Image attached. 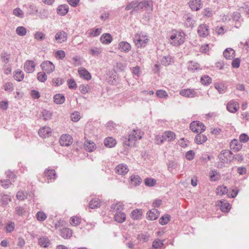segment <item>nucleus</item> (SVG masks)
Masks as SVG:
<instances>
[{"instance_id":"nucleus-1","label":"nucleus","mask_w":249,"mask_h":249,"mask_svg":"<svg viewBox=\"0 0 249 249\" xmlns=\"http://www.w3.org/2000/svg\"><path fill=\"white\" fill-rule=\"evenodd\" d=\"M186 35L180 30L174 29L169 34L168 42L173 46L178 47L182 45L185 41Z\"/></svg>"},{"instance_id":"nucleus-2","label":"nucleus","mask_w":249,"mask_h":249,"mask_svg":"<svg viewBox=\"0 0 249 249\" xmlns=\"http://www.w3.org/2000/svg\"><path fill=\"white\" fill-rule=\"evenodd\" d=\"M149 41L148 36L144 33H137L134 36L133 42L136 46L139 48L146 47Z\"/></svg>"},{"instance_id":"nucleus-3","label":"nucleus","mask_w":249,"mask_h":249,"mask_svg":"<svg viewBox=\"0 0 249 249\" xmlns=\"http://www.w3.org/2000/svg\"><path fill=\"white\" fill-rule=\"evenodd\" d=\"M143 133L139 130H133L129 134L128 138L124 142L125 145L134 146L136 142L142 138Z\"/></svg>"},{"instance_id":"nucleus-4","label":"nucleus","mask_w":249,"mask_h":249,"mask_svg":"<svg viewBox=\"0 0 249 249\" xmlns=\"http://www.w3.org/2000/svg\"><path fill=\"white\" fill-rule=\"evenodd\" d=\"M190 128L194 132L202 133L205 130L206 126L202 122L195 121L190 124Z\"/></svg>"},{"instance_id":"nucleus-5","label":"nucleus","mask_w":249,"mask_h":249,"mask_svg":"<svg viewBox=\"0 0 249 249\" xmlns=\"http://www.w3.org/2000/svg\"><path fill=\"white\" fill-rule=\"evenodd\" d=\"M144 8L145 10H150L152 11L153 10V2L151 0H144L141 1L134 8V10H140Z\"/></svg>"},{"instance_id":"nucleus-6","label":"nucleus","mask_w":249,"mask_h":249,"mask_svg":"<svg viewBox=\"0 0 249 249\" xmlns=\"http://www.w3.org/2000/svg\"><path fill=\"white\" fill-rule=\"evenodd\" d=\"M40 67L42 71L50 74L55 70L54 65L50 61H44L40 64Z\"/></svg>"},{"instance_id":"nucleus-7","label":"nucleus","mask_w":249,"mask_h":249,"mask_svg":"<svg viewBox=\"0 0 249 249\" xmlns=\"http://www.w3.org/2000/svg\"><path fill=\"white\" fill-rule=\"evenodd\" d=\"M73 142L72 137L67 134L62 135L59 139V143L63 146H69Z\"/></svg>"},{"instance_id":"nucleus-8","label":"nucleus","mask_w":249,"mask_h":249,"mask_svg":"<svg viewBox=\"0 0 249 249\" xmlns=\"http://www.w3.org/2000/svg\"><path fill=\"white\" fill-rule=\"evenodd\" d=\"M188 5L193 11H199L203 6V2L201 0H189Z\"/></svg>"},{"instance_id":"nucleus-9","label":"nucleus","mask_w":249,"mask_h":249,"mask_svg":"<svg viewBox=\"0 0 249 249\" xmlns=\"http://www.w3.org/2000/svg\"><path fill=\"white\" fill-rule=\"evenodd\" d=\"M219 158L223 163H227L232 159V153L229 150H225L221 152Z\"/></svg>"},{"instance_id":"nucleus-10","label":"nucleus","mask_w":249,"mask_h":249,"mask_svg":"<svg viewBox=\"0 0 249 249\" xmlns=\"http://www.w3.org/2000/svg\"><path fill=\"white\" fill-rule=\"evenodd\" d=\"M215 205L219 207L221 211L224 213H228L231 208L230 204L225 200L217 201Z\"/></svg>"},{"instance_id":"nucleus-11","label":"nucleus","mask_w":249,"mask_h":249,"mask_svg":"<svg viewBox=\"0 0 249 249\" xmlns=\"http://www.w3.org/2000/svg\"><path fill=\"white\" fill-rule=\"evenodd\" d=\"M197 33L199 36L206 37L210 34L209 26L204 23L200 24L198 27Z\"/></svg>"},{"instance_id":"nucleus-12","label":"nucleus","mask_w":249,"mask_h":249,"mask_svg":"<svg viewBox=\"0 0 249 249\" xmlns=\"http://www.w3.org/2000/svg\"><path fill=\"white\" fill-rule=\"evenodd\" d=\"M128 182L131 186L135 187L139 185L142 183V179L139 175L132 174L129 176Z\"/></svg>"},{"instance_id":"nucleus-13","label":"nucleus","mask_w":249,"mask_h":249,"mask_svg":"<svg viewBox=\"0 0 249 249\" xmlns=\"http://www.w3.org/2000/svg\"><path fill=\"white\" fill-rule=\"evenodd\" d=\"M54 39L58 43L65 42L68 39V34L63 31H59L55 34Z\"/></svg>"},{"instance_id":"nucleus-14","label":"nucleus","mask_w":249,"mask_h":249,"mask_svg":"<svg viewBox=\"0 0 249 249\" xmlns=\"http://www.w3.org/2000/svg\"><path fill=\"white\" fill-rule=\"evenodd\" d=\"M115 171L118 175L124 176L128 172L129 169L126 164L121 163L116 166Z\"/></svg>"},{"instance_id":"nucleus-15","label":"nucleus","mask_w":249,"mask_h":249,"mask_svg":"<svg viewBox=\"0 0 249 249\" xmlns=\"http://www.w3.org/2000/svg\"><path fill=\"white\" fill-rule=\"evenodd\" d=\"M36 64L34 61L27 60L24 64V70L26 73H32L35 70Z\"/></svg>"},{"instance_id":"nucleus-16","label":"nucleus","mask_w":249,"mask_h":249,"mask_svg":"<svg viewBox=\"0 0 249 249\" xmlns=\"http://www.w3.org/2000/svg\"><path fill=\"white\" fill-rule=\"evenodd\" d=\"M227 109L231 113H235L239 109V105L236 101H230L227 105Z\"/></svg>"},{"instance_id":"nucleus-17","label":"nucleus","mask_w":249,"mask_h":249,"mask_svg":"<svg viewBox=\"0 0 249 249\" xmlns=\"http://www.w3.org/2000/svg\"><path fill=\"white\" fill-rule=\"evenodd\" d=\"M52 130L48 126H44L40 128L38 131L39 135L43 138H46L50 137L52 135Z\"/></svg>"},{"instance_id":"nucleus-18","label":"nucleus","mask_w":249,"mask_h":249,"mask_svg":"<svg viewBox=\"0 0 249 249\" xmlns=\"http://www.w3.org/2000/svg\"><path fill=\"white\" fill-rule=\"evenodd\" d=\"M160 215L159 212L155 209L149 210L146 213V218L149 220L157 219Z\"/></svg>"},{"instance_id":"nucleus-19","label":"nucleus","mask_w":249,"mask_h":249,"mask_svg":"<svg viewBox=\"0 0 249 249\" xmlns=\"http://www.w3.org/2000/svg\"><path fill=\"white\" fill-rule=\"evenodd\" d=\"M179 93L181 95L188 98L194 97L196 95V91L190 89H183L180 91Z\"/></svg>"},{"instance_id":"nucleus-20","label":"nucleus","mask_w":249,"mask_h":249,"mask_svg":"<svg viewBox=\"0 0 249 249\" xmlns=\"http://www.w3.org/2000/svg\"><path fill=\"white\" fill-rule=\"evenodd\" d=\"M230 148L234 152L240 151L242 147V144L236 139L232 140L230 143Z\"/></svg>"},{"instance_id":"nucleus-21","label":"nucleus","mask_w":249,"mask_h":249,"mask_svg":"<svg viewBox=\"0 0 249 249\" xmlns=\"http://www.w3.org/2000/svg\"><path fill=\"white\" fill-rule=\"evenodd\" d=\"M163 134L165 141L173 142L176 138V134L172 131H165Z\"/></svg>"},{"instance_id":"nucleus-22","label":"nucleus","mask_w":249,"mask_h":249,"mask_svg":"<svg viewBox=\"0 0 249 249\" xmlns=\"http://www.w3.org/2000/svg\"><path fill=\"white\" fill-rule=\"evenodd\" d=\"M13 77L16 81L20 82L24 79V74L21 70L17 69L13 72Z\"/></svg>"},{"instance_id":"nucleus-23","label":"nucleus","mask_w":249,"mask_h":249,"mask_svg":"<svg viewBox=\"0 0 249 249\" xmlns=\"http://www.w3.org/2000/svg\"><path fill=\"white\" fill-rule=\"evenodd\" d=\"M84 146L85 149L89 152L93 151L96 148V144L94 142L89 140H87L85 142Z\"/></svg>"},{"instance_id":"nucleus-24","label":"nucleus","mask_w":249,"mask_h":249,"mask_svg":"<svg viewBox=\"0 0 249 249\" xmlns=\"http://www.w3.org/2000/svg\"><path fill=\"white\" fill-rule=\"evenodd\" d=\"M118 48L122 52H128L131 50V47L128 42L122 41L119 43Z\"/></svg>"},{"instance_id":"nucleus-25","label":"nucleus","mask_w":249,"mask_h":249,"mask_svg":"<svg viewBox=\"0 0 249 249\" xmlns=\"http://www.w3.org/2000/svg\"><path fill=\"white\" fill-rule=\"evenodd\" d=\"M223 55L227 59H232L235 56V51L231 48H227L224 51Z\"/></svg>"},{"instance_id":"nucleus-26","label":"nucleus","mask_w":249,"mask_h":249,"mask_svg":"<svg viewBox=\"0 0 249 249\" xmlns=\"http://www.w3.org/2000/svg\"><path fill=\"white\" fill-rule=\"evenodd\" d=\"M201 134H197L195 138V142L197 144H202L208 140L207 137L205 135Z\"/></svg>"},{"instance_id":"nucleus-27","label":"nucleus","mask_w":249,"mask_h":249,"mask_svg":"<svg viewBox=\"0 0 249 249\" xmlns=\"http://www.w3.org/2000/svg\"><path fill=\"white\" fill-rule=\"evenodd\" d=\"M78 73L81 77H83L87 80L91 79V75L90 73L85 68H81L78 70Z\"/></svg>"},{"instance_id":"nucleus-28","label":"nucleus","mask_w":249,"mask_h":249,"mask_svg":"<svg viewBox=\"0 0 249 249\" xmlns=\"http://www.w3.org/2000/svg\"><path fill=\"white\" fill-rule=\"evenodd\" d=\"M126 219L125 214L121 212H117L114 215V220L119 223H123Z\"/></svg>"},{"instance_id":"nucleus-29","label":"nucleus","mask_w":249,"mask_h":249,"mask_svg":"<svg viewBox=\"0 0 249 249\" xmlns=\"http://www.w3.org/2000/svg\"><path fill=\"white\" fill-rule=\"evenodd\" d=\"M112 40L111 36L109 34H104L100 37V41L103 44H107L110 43Z\"/></svg>"},{"instance_id":"nucleus-30","label":"nucleus","mask_w":249,"mask_h":249,"mask_svg":"<svg viewBox=\"0 0 249 249\" xmlns=\"http://www.w3.org/2000/svg\"><path fill=\"white\" fill-rule=\"evenodd\" d=\"M213 11L212 8L210 7H206L203 9L201 14L204 18H210L213 17Z\"/></svg>"},{"instance_id":"nucleus-31","label":"nucleus","mask_w":249,"mask_h":249,"mask_svg":"<svg viewBox=\"0 0 249 249\" xmlns=\"http://www.w3.org/2000/svg\"><path fill=\"white\" fill-rule=\"evenodd\" d=\"M69 11V6L67 4L59 6L57 9V13L61 15H65Z\"/></svg>"},{"instance_id":"nucleus-32","label":"nucleus","mask_w":249,"mask_h":249,"mask_svg":"<svg viewBox=\"0 0 249 249\" xmlns=\"http://www.w3.org/2000/svg\"><path fill=\"white\" fill-rule=\"evenodd\" d=\"M104 144L105 146L111 148L114 147L116 145V142L113 138L108 137L105 139L104 140Z\"/></svg>"},{"instance_id":"nucleus-33","label":"nucleus","mask_w":249,"mask_h":249,"mask_svg":"<svg viewBox=\"0 0 249 249\" xmlns=\"http://www.w3.org/2000/svg\"><path fill=\"white\" fill-rule=\"evenodd\" d=\"M60 235L64 238H69L72 235V231L69 228H63L60 231Z\"/></svg>"},{"instance_id":"nucleus-34","label":"nucleus","mask_w":249,"mask_h":249,"mask_svg":"<svg viewBox=\"0 0 249 249\" xmlns=\"http://www.w3.org/2000/svg\"><path fill=\"white\" fill-rule=\"evenodd\" d=\"M216 194L219 196H223L225 194H228V189L224 185L218 186L216 188Z\"/></svg>"},{"instance_id":"nucleus-35","label":"nucleus","mask_w":249,"mask_h":249,"mask_svg":"<svg viewBox=\"0 0 249 249\" xmlns=\"http://www.w3.org/2000/svg\"><path fill=\"white\" fill-rule=\"evenodd\" d=\"M65 100V96L62 94H56L53 97V101L57 104H62Z\"/></svg>"},{"instance_id":"nucleus-36","label":"nucleus","mask_w":249,"mask_h":249,"mask_svg":"<svg viewBox=\"0 0 249 249\" xmlns=\"http://www.w3.org/2000/svg\"><path fill=\"white\" fill-rule=\"evenodd\" d=\"M101 201L98 198H93L89 202V207L91 209H95L101 206Z\"/></svg>"},{"instance_id":"nucleus-37","label":"nucleus","mask_w":249,"mask_h":249,"mask_svg":"<svg viewBox=\"0 0 249 249\" xmlns=\"http://www.w3.org/2000/svg\"><path fill=\"white\" fill-rule=\"evenodd\" d=\"M102 52L100 48H92L89 50V53L92 56H98Z\"/></svg>"},{"instance_id":"nucleus-38","label":"nucleus","mask_w":249,"mask_h":249,"mask_svg":"<svg viewBox=\"0 0 249 249\" xmlns=\"http://www.w3.org/2000/svg\"><path fill=\"white\" fill-rule=\"evenodd\" d=\"M142 211L141 209H135L131 213V217L135 220L140 219L142 216Z\"/></svg>"},{"instance_id":"nucleus-39","label":"nucleus","mask_w":249,"mask_h":249,"mask_svg":"<svg viewBox=\"0 0 249 249\" xmlns=\"http://www.w3.org/2000/svg\"><path fill=\"white\" fill-rule=\"evenodd\" d=\"M173 62V59L170 55L163 56L161 60V63L163 65L168 66Z\"/></svg>"},{"instance_id":"nucleus-40","label":"nucleus","mask_w":249,"mask_h":249,"mask_svg":"<svg viewBox=\"0 0 249 249\" xmlns=\"http://www.w3.org/2000/svg\"><path fill=\"white\" fill-rule=\"evenodd\" d=\"M37 79L40 82H45L47 79L46 72L42 71L37 73Z\"/></svg>"},{"instance_id":"nucleus-41","label":"nucleus","mask_w":249,"mask_h":249,"mask_svg":"<svg viewBox=\"0 0 249 249\" xmlns=\"http://www.w3.org/2000/svg\"><path fill=\"white\" fill-rule=\"evenodd\" d=\"M80 217L77 216H73L71 217L70 219V224L73 226H76L79 225L81 223Z\"/></svg>"},{"instance_id":"nucleus-42","label":"nucleus","mask_w":249,"mask_h":249,"mask_svg":"<svg viewBox=\"0 0 249 249\" xmlns=\"http://www.w3.org/2000/svg\"><path fill=\"white\" fill-rule=\"evenodd\" d=\"M36 217L39 221H44L46 219L47 214L43 211H39L36 214Z\"/></svg>"},{"instance_id":"nucleus-43","label":"nucleus","mask_w":249,"mask_h":249,"mask_svg":"<svg viewBox=\"0 0 249 249\" xmlns=\"http://www.w3.org/2000/svg\"><path fill=\"white\" fill-rule=\"evenodd\" d=\"M201 82L204 85H209L212 83V78L208 75H203L201 78Z\"/></svg>"},{"instance_id":"nucleus-44","label":"nucleus","mask_w":249,"mask_h":249,"mask_svg":"<svg viewBox=\"0 0 249 249\" xmlns=\"http://www.w3.org/2000/svg\"><path fill=\"white\" fill-rule=\"evenodd\" d=\"M45 175L51 179L55 178L56 173L53 169H47L45 172Z\"/></svg>"},{"instance_id":"nucleus-45","label":"nucleus","mask_w":249,"mask_h":249,"mask_svg":"<svg viewBox=\"0 0 249 249\" xmlns=\"http://www.w3.org/2000/svg\"><path fill=\"white\" fill-rule=\"evenodd\" d=\"M209 177L211 181H215L219 179V175L216 171H211L209 173Z\"/></svg>"},{"instance_id":"nucleus-46","label":"nucleus","mask_w":249,"mask_h":249,"mask_svg":"<svg viewBox=\"0 0 249 249\" xmlns=\"http://www.w3.org/2000/svg\"><path fill=\"white\" fill-rule=\"evenodd\" d=\"M156 180L153 178H147L144 179L145 185L147 186H154L156 184Z\"/></svg>"},{"instance_id":"nucleus-47","label":"nucleus","mask_w":249,"mask_h":249,"mask_svg":"<svg viewBox=\"0 0 249 249\" xmlns=\"http://www.w3.org/2000/svg\"><path fill=\"white\" fill-rule=\"evenodd\" d=\"M53 86L54 87L59 86L63 83V80L60 77H55L52 79Z\"/></svg>"},{"instance_id":"nucleus-48","label":"nucleus","mask_w":249,"mask_h":249,"mask_svg":"<svg viewBox=\"0 0 249 249\" xmlns=\"http://www.w3.org/2000/svg\"><path fill=\"white\" fill-rule=\"evenodd\" d=\"M39 244L43 247H47L49 245V240L47 237H42L39 239Z\"/></svg>"},{"instance_id":"nucleus-49","label":"nucleus","mask_w":249,"mask_h":249,"mask_svg":"<svg viewBox=\"0 0 249 249\" xmlns=\"http://www.w3.org/2000/svg\"><path fill=\"white\" fill-rule=\"evenodd\" d=\"M170 220V216L169 214H166L165 216H162L159 219V223L162 225L167 224Z\"/></svg>"},{"instance_id":"nucleus-50","label":"nucleus","mask_w":249,"mask_h":249,"mask_svg":"<svg viewBox=\"0 0 249 249\" xmlns=\"http://www.w3.org/2000/svg\"><path fill=\"white\" fill-rule=\"evenodd\" d=\"M188 68L189 71H193L198 69L199 64L197 63L191 61L188 64Z\"/></svg>"},{"instance_id":"nucleus-51","label":"nucleus","mask_w":249,"mask_h":249,"mask_svg":"<svg viewBox=\"0 0 249 249\" xmlns=\"http://www.w3.org/2000/svg\"><path fill=\"white\" fill-rule=\"evenodd\" d=\"M65 56V52L63 50H58L54 53V56L57 59H63Z\"/></svg>"},{"instance_id":"nucleus-52","label":"nucleus","mask_w":249,"mask_h":249,"mask_svg":"<svg viewBox=\"0 0 249 249\" xmlns=\"http://www.w3.org/2000/svg\"><path fill=\"white\" fill-rule=\"evenodd\" d=\"M163 245L162 241L160 239H156L153 242L152 247L154 249H160Z\"/></svg>"},{"instance_id":"nucleus-53","label":"nucleus","mask_w":249,"mask_h":249,"mask_svg":"<svg viewBox=\"0 0 249 249\" xmlns=\"http://www.w3.org/2000/svg\"><path fill=\"white\" fill-rule=\"evenodd\" d=\"M16 33L20 36H23L26 34L27 30L25 27L23 26H19L16 29Z\"/></svg>"},{"instance_id":"nucleus-54","label":"nucleus","mask_w":249,"mask_h":249,"mask_svg":"<svg viewBox=\"0 0 249 249\" xmlns=\"http://www.w3.org/2000/svg\"><path fill=\"white\" fill-rule=\"evenodd\" d=\"M71 117L72 121L77 122L80 119L81 116L79 112L75 111L71 114Z\"/></svg>"},{"instance_id":"nucleus-55","label":"nucleus","mask_w":249,"mask_h":249,"mask_svg":"<svg viewBox=\"0 0 249 249\" xmlns=\"http://www.w3.org/2000/svg\"><path fill=\"white\" fill-rule=\"evenodd\" d=\"M101 33V29L94 28L89 33L90 36H96L99 35Z\"/></svg>"},{"instance_id":"nucleus-56","label":"nucleus","mask_w":249,"mask_h":249,"mask_svg":"<svg viewBox=\"0 0 249 249\" xmlns=\"http://www.w3.org/2000/svg\"><path fill=\"white\" fill-rule=\"evenodd\" d=\"M34 37L36 40L41 41L45 38V35L42 32H37L35 34Z\"/></svg>"},{"instance_id":"nucleus-57","label":"nucleus","mask_w":249,"mask_h":249,"mask_svg":"<svg viewBox=\"0 0 249 249\" xmlns=\"http://www.w3.org/2000/svg\"><path fill=\"white\" fill-rule=\"evenodd\" d=\"M79 89L82 94H85L89 92L90 88L88 85H81L79 87Z\"/></svg>"},{"instance_id":"nucleus-58","label":"nucleus","mask_w":249,"mask_h":249,"mask_svg":"<svg viewBox=\"0 0 249 249\" xmlns=\"http://www.w3.org/2000/svg\"><path fill=\"white\" fill-rule=\"evenodd\" d=\"M68 87L70 89H75L77 88V85L73 79H68L67 81Z\"/></svg>"},{"instance_id":"nucleus-59","label":"nucleus","mask_w":249,"mask_h":249,"mask_svg":"<svg viewBox=\"0 0 249 249\" xmlns=\"http://www.w3.org/2000/svg\"><path fill=\"white\" fill-rule=\"evenodd\" d=\"M156 95L160 98H166L168 94L165 90L160 89L156 91Z\"/></svg>"},{"instance_id":"nucleus-60","label":"nucleus","mask_w":249,"mask_h":249,"mask_svg":"<svg viewBox=\"0 0 249 249\" xmlns=\"http://www.w3.org/2000/svg\"><path fill=\"white\" fill-rule=\"evenodd\" d=\"M195 152L193 150H189L186 152L185 157L186 159L189 160H193L194 159Z\"/></svg>"},{"instance_id":"nucleus-61","label":"nucleus","mask_w":249,"mask_h":249,"mask_svg":"<svg viewBox=\"0 0 249 249\" xmlns=\"http://www.w3.org/2000/svg\"><path fill=\"white\" fill-rule=\"evenodd\" d=\"M239 140L241 142H247L249 141V136L246 133H242L239 136Z\"/></svg>"},{"instance_id":"nucleus-62","label":"nucleus","mask_w":249,"mask_h":249,"mask_svg":"<svg viewBox=\"0 0 249 249\" xmlns=\"http://www.w3.org/2000/svg\"><path fill=\"white\" fill-rule=\"evenodd\" d=\"M214 87L220 93H222L225 91V87L222 84L215 83L214 84Z\"/></svg>"},{"instance_id":"nucleus-63","label":"nucleus","mask_w":249,"mask_h":249,"mask_svg":"<svg viewBox=\"0 0 249 249\" xmlns=\"http://www.w3.org/2000/svg\"><path fill=\"white\" fill-rule=\"evenodd\" d=\"M14 229H15V224H14V223L12 222H9L7 224V225L5 227L6 231L7 232H12V231H14Z\"/></svg>"},{"instance_id":"nucleus-64","label":"nucleus","mask_w":249,"mask_h":249,"mask_svg":"<svg viewBox=\"0 0 249 249\" xmlns=\"http://www.w3.org/2000/svg\"><path fill=\"white\" fill-rule=\"evenodd\" d=\"M3 88L5 91L10 92L13 90V85L11 82H7L4 85Z\"/></svg>"}]
</instances>
